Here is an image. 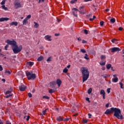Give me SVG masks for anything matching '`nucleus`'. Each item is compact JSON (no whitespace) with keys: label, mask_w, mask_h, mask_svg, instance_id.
I'll use <instances>...</instances> for the list:
<instances>
[{"label":"nucleus","mask_w":124,"mask_h":124,"mask_svg":"<svg viewBox=\"0 0 124 124\" xmlns=\"http://www.w3.org/2000/svg\"><path fill=\"white\" fill-rule=\"evenodd\" d=\"M6 124H11V122H10V121H7L6 122Z\"/></svg>","instance_id":"5fc2aeb1"},{"label":"nucleus","mask_w":124,"mask_h":124,"mask_svg":"<svg viewBox=\"0 0 124 124\" xmlns=\"http://www.w3.org/2000/svg\"><path fill=\"white\" fill-rule=\"evenodd\" d=\"M72 10H74V11H78L79 12V10H78L77 8H74L72 9Z\"/></svg>","instance_id":"c03bdc74"},{"label":"nucleus","mask_w":124,"mask_h":124,"mask_svg":"<svg viewBox=\"0 0 124 124\" xmlns=\"http://www.w3.org/2000/svg\"><path fill=\"white\" fill-rule=\"evenodd\" d=\"M70 64L68 65L67 66V68H70Z\"/></svg>","instance_id":"338daca9"},{"label":"nucleus","mask_w":124,"mask_h":124,"mask_svg":"<svg viewBox=\"0 0 124 124\" xmlns=\"http://www.w3.org/2000/svg\"><path fill=\"white\" fill-rule=\"evenodd\" d=\"M59 35H60V34H58V33H55V36H59Z\"/></svg>","instance_id":"0e129e2a"},{"label":"nucleus","mask_w":124,"mask_h":124,"mask_svg":"<svg viewBox=\"0 0 124 124\" xmlns=\"http://www.w3.org/2000/svg\"><path fill=\"white\" fill-rule=\"evenodd\" d=\"M88 116H89V118L91 119V117H92V114L91 113H88Z\"/></svg>","instance_id":"bf43d9fd"},{"label":"nucleus","mask_w":124,"mask_h":124,"mask_svg":"<svg viewBox=\"0 0 124 124\" xmlns=\"http://www.w3.org/2000/svg\"><path fill=\"white\" fill-rule=\"evenodd\" d=\"M81 70L82 75V82L83 83H85V82L89 79V77H90V72H89L88 68L85 67H82L81 68Z\"/></svg>","instance_id":"7ed1b4c3"},{"label":"nucleus","mask_w":124,"mask_h":124,"mask_svg":"<svg viewBox=\"0 0 124 124\" xmlns=\"http://www.w3.org/2000/svg\"><path fill=\"white\" fill-rule=\"evenodd\" d=\"M56 83L57 84L58 87H61V85H62V80L60 79H57Z\"/></svg>","instance_id":"4468645a"},{"label":"nucleus","mask_w":124,"mask_h":124,"mask_svg":"<svg viewBox=\"0 0 124 124\" xmlns=\"http://www.w3.org/2000/svg\"><path fill=\"white\" fill-rule=\"evenodd\" d=\"M56 85H57L56 81H52L50 83V86L51 88H54V86H56Z\"/></svg>","instance_id":"dca6fc26"},{"label":"nucleus","mask_w":124,"mask_h":124,"mask_svg":"<svg viewBox=\"0 0 124 124\" xmlns=\"http://www.w3.org/2000/svg\"><path fill=\"white\" fill-rule=\"evenodd\" d=\"M34 64V63L32 62H28L26 63L27 66H32Z\"/></svg>","instance_id":"9b49d317"},{"label":"nucleus","mask_w":124,"mask_h":124,"mask_svg":"<svg viewBox=\"0 0 124 124\" xmlns=\"http://www.w3.org/2000/svg\"><path fill=\"white\" fill-rule=\"evenodd\" d=\"M28 96L29 97H31V96H32V95L31 94V93H28Z\"/></svg>","instance_id":"de8ad7c7"},{"label":"nucleus","mask_w":124,"mask_h":124,"mask_svg":"<svg viewBox=\"0 0 124 124\" xmlns=\"http://www.w3.org/2000/svg\"><path fill=\"white\" fill-rule=\"evenodd\" d=\"M51 37H52L51 36H49V35H46L45 36L46 40H47L48 41H52Z\"/></svg>","instance_id":"1a4fd4ad"},{"label":"nucleus","mask_w":124,"mask_h":124,"mask_svg":"<svg viewBox=\"0 0 124 124\" xmlns=\"http://www.w3.org/2000/svg\"><path fill=\"white\" fill-rule=\"evenodd\" d=\"M111 53H115V52H120L121 51V49L119 47H113L111 48Z\"/></svg>","instance_id":"423d86ee"},{"label":"nucleus","mask_w":124,"mask_h":124,"mask_svg":"<svg viewBox=\"0 0 124 124\" xmlns=\"http://www.w3.org/2000/svg\"><path fill=\"white\" fill-rule=\"evenodd\" d=\"M111 66H112V65L111 64H107L106 67H107V69H110Z\"/></svg>","instance_id":"aec40b11"},{"label":"nucleus","mask_w":124,"mask_h":124,"mask_svg":"<svg viewBox=\"0 0 124 124\" xmlns=\"http://www.w3.org/2000/svg\"><path fill=\"white\" fill-rule=\"evenodd\" d=\"M6 42L7 43V45L5 46V50H6V51H7V48L9 47V45H11L12 49L15 54H18L20 53V52H21L23 49V46L22 45L18 46L17 42L14 40L11 41L8 39L6 40Z\"/></svg>","instance_id":"f257e3e1"},{"label":"nucleus","mask_w":124,"mask_h":124,"mask_svg":"<svg viewBox=\"0 0 124 124\" xmlns=\"http://www.w3.org/2000/svg\"><path fill=\"white\" fill-rule=\"evenodd\" d=\"M11 93V91H8L6 92V94H10Z\"/></svg>","instance_id":"79ce46f5"},{"label":"nucleus","mask_w":124,"mask_h":124,"mask_svg":"<svg viewBox=\"0 0 124 124\" xmlns=\"http://www.w3.org/2000/svg\"><path fill=\"white\" fill-rule=\"evenodd\" d=\"M84 33H85V34H88V30H84Z\"/></svg>","instance_id":"a18cd8bd"},{"label":"nucleus","mask_w":124,"mask_h":124,"mask_svg":"<svg viewBox=\"0 0 124 124\" xmlns=\"http://www.w3.org/2000/svg\"><path fill=\"white\" fill-rule=\"evenodd\" d=\"M27 121H30V116H28L26 119Z\"/></svg>","instance_id":"13d9d810"},{"label":"nucleus","mask_w":124,"mask_h":124,"mask_svg":"<svg viewBox=\"0 0 124 124\" xmlns=\"http://www.w3.org/2000/svg\"><path fill=\"white\" fill-rule=\"evenodd\" d=\"M2 9H4V10H8V9L7 8V7H5V5H3L2 6Z\"/></svg>","instance_id":"2f4dec72"},{"label":"nucleus","mask_w":124,"mask_h":124,"mask_svg":"<svg viewBox=\"0 0 124 124\" xmlns=\"http://www.w3.org/2000/svg\"><path fill=\"white\" fill-rule=\"evenodd\" d=\"M22 23H23V25H27V24H28V19L27 18H25L23 20Z\"/></svg>","instance_id":"6ab92c4d"},{"label":"nucleus","mask_w":124,"mask_h":124,"mask_svg":"<svg viewBox=\"0 0 124 124\" xmlns=\"http://www.w3.org/2000/svg\"><path fill=\"white\" fill-rule=\"evenodd\" d=\"M43 60H44V57L42 56L39 57L37 59L38 62H41V61H43Z\"/></svg>","instance_id":"a211bd4d"},{"label":"nucleus","mask_w":124,"mask_h":124,"mask_svg":"<svg viewBox=\"0 0 124 124\" xmlns=\"http://www.w3.org/2000/svg\"><path fill=\"white\" fill-rule=\"evenodd\" d=\"M117 40L116 39H113L111 40V42H112V43H115V41H116Z\"/></svg>","instance_id":"603ef678"},{"label":"nucleus","mask_w":124,"mask_h":124,"mask_svg":"<svg viewBox=\"0 0 124 124\" xmlns=\"http://www.w3.org/2000/svg\"><path fill=\"white\" fill-rule=\"evenodd\" d=\"M113 77L114 78L112 79V82H113V83L118 82L119 81V78H117V75H113Z\"/></svg>","instance_id":"0eeeda50"},{"label":"nucleus","mask_w":124,"mask_h":124,"mask_svg":"<svg viewBox=\"0 0 124 124\" xmlns=\"http://www.w3.org/2000/svg\"><path fill=\"white\" fill-rule=\"evenodd\" d=\"M82 123H84V124H87L88 123V119L82 120Z\"/></svg>","instance_id":"4c0bfd02"},{"label":"nucleus","mask_w":124,"mask_h":124,"mask_svg":"<svg viewBox=\"0 0 124 124\" xmlns=\"http://www.w3.org/2000/svg\"><path fill=\"white\" fill-rule=\"evenodd\" d=\"M10 26H15L16 27H17V26H18V22H12L10 23Z\"/></svg>","instance_id":"f3484780"},{"label":"nucleus","mask_w":124,"mask_h":124,"mask_svg":"<svg viewBox=\"0 0 124 124\" xmlns=\"http://www.w3.org/2000/svg\"><path fill=\"white\" fill-rule=\"evenodd\" d=\"M89 20H90V21H93V18H90L89 19Z\"/></svg>","instance_id":"774afa93"},{"label":"nucleus","mask_w":124,"mask_h":124,"mask_svg":"<svg viewBox=\"0 0 124 124\" xmlns=\"http://www.w3.org/2000/svg\"><path fill=\"white\" fill-rule=\"evenodd\" d=\"M80 51L81 52V53H83V54H85V53H86V50H85V49H80Z\"/></svg>","instance_id":"58836bf2"},{"label":"nucleus","mask_w":124,"mask_h":124,"mask_svg":"<svg viewBox=\"0 0 124 124\" xmlns=\"http://www.w3.org/2000/svg\"><path fill=\"white\" fill-rule=\"evenodd\" d=\"M100 94H102L103 99H105V91L103 90H101Z\"/></svg>","instance_id":"f8f14e48"},{"label":"nucleus","mask_w":124,"mask_h":124,"mask_svg":"<svg viewBox=\"0 0 124 124\" xmlns=\"http://www.w3.org/2000/svg\"><path fill=\"white\" fill-rule=\"evenodd\" d=\"M56 120L57 122H62V121H63V118L62 116H60L57 117Z\"/></svg>","instance_id":"9d476101"},{"label":"nucleus","mask_w":124,"mask_h":124,"mask_svg":"<svg viewBox=\"0 0 124 124\" xmlns=\"http://www.w3.org/2000/svg\"><path fill=\"white\" fill-rule=\"evenodd\" d=\"M119 85H120V88L121 89H124V87H123V86L124 85V84H123V83L119 82Z\"/></svg>","instance_id":"ea45409f"},{"label":"nucleus","mask_w":124,"mask_h":124,"mask_svg":"<svg viewBox=\"0 0 124 124\" xmlns=\"http://www.w3.org/2000/svg\"><path fill=\"white\" fill-rule=\"evenodd\" d=\"M85 8V6H80L79 7V10H78V12L79 13H82L83 11H84V8Z\"/></svg>","instance_id":"2eb2a0df"},{"label":"nucleus","mask_w":124,"mask_h":124,"mask_svg":"<svg viewBox=\"0 0 124 124\" xmlns=\"http://www.w3.org/2000/svg\"><path fill=\"white\" fill-rule=\"evenodd\" d=\"M92 15V14H89V15H87V16L88 17V18H90L91 17V16Z\"/></svg>","instance_id":"052dcab7"},{"label":"nucleus","mask_w":124,"mask_h":124,"mask_svg":"<svg viewBox=\"0 0 124 124\" xmlns=\"http://www.w3.org/2000/svg\"><path fill=\"white\" fill-rule=\"evenodd\" d=\"M100 26H102L103 25H104V21H101L100 22Z\"/></svg>","instance_id":"49530a36"},{"label":"nucleus","mask_w":124,"mask_h":124,"mask_svg":"<svg viewBox=\"0 0 124 124\" xmlns=\"http://www.w3.org/2000/svg\"><path fill=\"white\" fill-rule=\"evenodd\" d=\"M46 62H52V56L48 57V58L46 60Z\"/></svg>","instance_id":"a878e982"},{"label":"nucleus","mask_w":124,"mask_h":124,"mask_svg":"<svg viewBox=\"0 0 124 124\" xmlns=\"http://www.w3.org/2000/svg\"><path fill=\"white\" fill-rule=\"evenodd\" d=\"M0 4L1 5H4V4H5V0H3L1 3H0Z\"/></svg>","instance_id":"e433bc0d"},{"label":"nucleus","mask_w":124,"mask_h":124,"mask_svg":"<svg viewBox=\"0 0 124 124\" xmlns=\"http://www.w3.org/2000/svg\"><path fill=\"white\" fill-rule=\"evenodd\" d=\"M78 41H81V38H80V37L78 38Z\"/></svg>","instance_id":"e2e57ef3"},{"label":"nucleus","mask_w":124,"mask_h":124,"mask_svg":"<svg viewBox=\"0 0 124 124\" xmlns=\"http://www.w3.org/2000/svg\"><path fill=\"white\" fill-rule=\"evenodd\" d=\"M69 120H70V118H66L63 119V121H64V122H68V121H69Z\"/></svg>","instance_id":"c9c22d12"},{"label":"nucleus","mask_w":124,"mask_h":124,"mask_svg":"<svg viewBox=\"0 0 124 124\" xmlns=\"http://www.w3.org/2000/svg\"><path fill=\"white\" fill-rule=\"evenodd\" d=\"M46 111H47V109H45V110H43L41 113V115L42 116H44V115H45V114H46Z\"/></svg>","instance_id":"4be33fe9"},{"label":"nucleus","mask_w":124,"mask_h":124,"mask_svg":"<svg viewBox=\"0 0 124 124\" xmlns=\"http://www.w3.org/2000/svg\"><path fill=\"white\" fill-rule=\"evenodd\" d=\"M72 14H73V15H74V16H75V17H78V15H77V13H75V12L73 11Z\"/></svg>","instance_id":"c756f323"},{"label":"nucleus","mask_w":124,"mask_h":124,"mask_svg":"<svg viewBox=\"0 0 124 124\" xmlns=\"http://www.w3.org/2000/svg\"><path fill=\"white\" fill-rule=\"evenodd\" d=\"M105 64H106V61H105V62H103V61H101L100 62V65H105Z\"/></svg>","instance_id":"412c9836"},{"label":"nucleus","mask_w":124,"mask_h":124,"mask_svg":"<svg viewBox=\"0 0 124 124\" xmlns=\"http://www.w3.org/2000/svg\"><path fill=\"white\" fill-rule=\"evenodd\" d=\"M84 59H85V60H90V58H89V55H88V54H85V56H84Z\"/></svg>","instance_id":"7c9ffc66"},{"label":"nucleus","mask_w":124,"mask_h":124,"mask_svg":"<svg viewBox=\"0 0 124 124\" xmlns=\"http://www.w3.org/2000/svg\"><path fill=\"white\" fill-rule=\"evenodd\" d=\"M78 0H72L70 1V3H71V4H73V3H75V2H76V1H77Z\"/></svg>","instance_id":"473e14b6"},{"label":"nucleus","mask_w":124,"mask_h":124,"mask_svg":"<svg viewBox=\"0 0 124 124\" xmlns=\"http://www.w3.org/2000/svg\"><path fill=\"white\" fill-rule=\"evenodd\" d=\"M48 92L49 93H55V91L53 89H50Z\"/></svg>","instance_id":"72a5a7b5"},{"label":"nucleus","mask_w":124,"mask_h":124,"mask_svg":"<svg viewBox=\"0 0 124 124\" xmlns=\"http://www.w3.org/2000/svg\"><path fill=\"white\" fill-rule=\"evenodd\" d=\"M119 31H123V28L120 27V28H119Z\"/></svg>","instance_id":"680f3d73"},{"label":"nucleus","mask_w":124,"mask_h":124,"mask_svg":"<svg viewBox=\"0 0 124 124\" xmlns=\"http://www.w3.org/2000/svg\"><path fill=\"white\" fill-rule=\"evenodd\" d=\"M14 5L16 8H21V7H22V4L19 0H16L15 1Z\"/></svg>","instance_id":"39448f33"},{"label":"nucleus","mask_w":124,"mask_h":124,"mask_svg":"<svg viewBox=\"0 0 124 124\" xmlns=\"http://www.w3.org/2000/svg\"><path fill=\"white\" fill-rule=\"evenodd\" d=\"M110 21L111 23H112V24H114V23L116 22V19L114 18H113L110 19Z\"/></svg>","instance_id":"5701e85b"},{"label":"nucleus","mask_w":124,"mask_h":124,"mask_svg":"<svg viewBox=\"0 0 124 124\" xmlns=\"http://www.w3.org/2000/svg\"><path fill=\"white\" fill-rule=\"evenodd\" d=\"M112 112H114V113L113 116L118 119V120H123L124 119V116L122 115V111L121 109L117 108H111L110 109H108L105 112V115H109L112 113Z\"/></svg>","instance_id":"f03ea898"},{"label":"nucleus","mask_w":124,"mask_h":124,"mask_svg":"<svg viewBox=\"0 0 124 124\" xmlns=\"http://www.w3.org/2000/svg\"><path fill=\"white\" fill-rule=\"evenodd\" d=\"M109 105H110V103H107L106 105V107L107 108H109Z\"/></svg>","instance_id":"3c124183"},{"label":"nucleus","mask_w":124,"mask_h":124,"mask_svg":"<svg viewBox=\"0 0 124 124\" xmlns=\"http://www.w3.org/2000/svg\"><path fill=\"white\" fill-rule=\"evenodd\" d=\"M105 69H106L105 67H103L102 68V70H105Z\"/></svg>","instance_id":"69168bd1"},{"label":"nucleus","mask_w":124,"mask_h":124,"mask_svg":"<svg viewBox=\"0 0 124 124\" xmlns=\"http://www.w3.org/2000/svg\"><path fill=\"white\" fill-rule=\"evenodd\" d=\"M92 92H93V89L92 88H90L88 90V93L89 94H90V93H92Z\"/></svg>","instance_id":"c85d7f7f"},{"label":"nucleus","mask_w":124,"mask_h":124,"mask_svg":"<svg viewBox=\"0 0 124 124\" xmlns=\"http://www.w3.org/2000/svg\"><path fill=\"white\" fill-rule=\"evenodd\" d=\"M5 73H8V74H9V75L11 74V73L9 71H6Z\"/></svg>","instance_id":"6e6d98bb"},{"label":"nucleus","mask_w":124,"mask_h":124,"mask_svg":"<svg viewBox=\"0 0 124 124\" xmlns=\"http://www.w3.org/2000/svg\"><path fill=\"white\" fill-rule=\"evenodd\" d=\"M42 98L46 99H50V97L46 95H44L43 96Z\"/></svg>","instance_id":"bb28decb"},{"label":"nucleus","mask_w":124,"mask_h":124,"mask_svg":"<svg viewBox=\"0 0 124 124\" xmlns=\"http://www.w3.org/2000/svg\"><path fill=\"white\" fill-rule=\"evenodd\" d=\"M9 18L8 17H1L0 18V22H3L4 21H8Z\"/></svg>","instance_id":"ddd939ff"},{"label":"nucleus","mask_w":124,"mask_h":124,"mask_svg":"<svg viewBox=\"0 0 124 124\" xmlns=\"http://www.w3.org/2000/svg\"><path fill=\"white\" fill-rule=\"evenodd\" d=\"M86 100L87 101H88L89 102V103H90V102H91V101L90 100V98H89V97H86Z\"/></svg>","instance_id":"37998d69"},{"label":"nucleus","mask_w":124,"mask_h":124,"mask_svg":"<svg viewBox=\"0 0 124 124\" xmlns=\"http://www.w3.org/2000/svg\"><path fill=\"white\" fill-rule=\"evenodd\" d=\"M10 96H12V94H9V95H7L6 96H5V97L6 98H8V97H10Z\"/></svg>","instance_id":"a19ab883"},{"label":"nucleus","mask_w":124,"mask_h":124,"mask_svg":"<svg viewBox=\"0 0 124 124\" xmlns=\"http://www.w3.org/2000/svg\"><path fill=\"white\" fill-rule=\"evenodd\" d=\"M45 0H39L38 3H40V2H44Z\"/></svg>","instance_id":"864d4df0"},{"label":"nucleus","mask_w":124,"mask_h":124,"mask_svg":"<svg viewBox=\"0 0 124 124\" xmlns=\"http://www.w3.org/2000/svg\"><path fill=\"white\" fill-rule=\"evenodd\" d=\"M26 76L28 78V80H34L36 78V75L35 74H33L32 72H29L27 71L26 72Z\"/></svg>","instance_id":"20e7f679"},{"label":"nucleus","mask_w":124,"mask_h":124,"mask_svg":"<svg viewBox=\"0 0 124 124\" xmlns=\"http://www.w3.org/2000/svg\"><path fill=\"white\" fill-rule=\"evenodd\" d=\"M31 15H29L25 18V19L29 20V19H31Z\"/></svg>","instance_id":"f704fd0d"},{"label":"nucleus","mask_w":124,"mask_h":124,"mask_svg":"<svg viewBox=\"0 0 124 124\" xmlns=\"http://www.w3.org/2000/svg\"><path fill=\"white\" fill-rule=\"evenodd\" d=\"M106 59V57L105 55H101V61H103V60H105Z\"/></svg>","instance_id":"393cba45"},{"label":"nucleus","mask_w":124,"mask_h":124,"mask_svg":"<svg viewBox=\"0 0 124 124\" xmlns=\"http://www.w3.org/2000/svg\"><path fill=\"white\" fill-rule=\"evenodd\" d=\"M3 70V68H2V66L0 65V71H2Z\"/></svg>","instance_id":"8fccbe9b"},{"label":"nucleus","mask_w":124,"mask_h":124,"mask_svg":"<svg viewBox=\"0 0 124 124\" xmlns=\"http://www.w3.org/2000/svg\"><path fill=\"white\" fill-rule=\"evenodd\" d=\"M19 89L20 92H24V91H26V89H27V87H26V86L24 85H22L19 86Z\"/></svg>","instance_id":"6e6552de"},{"label":"nucleus","mask_w":124,"mask_h":124,"mask_svg":"<svg viewBox=\"0 0 124 124\" xmlns=\"http://www.w3.org/2000/svg\"><path fill=\"white\" fill-rule=\"evenodd\" d=\"M34 24H35L34 27H35L36 29H37V28H38V27H39V25L37 23L34 22Z\"/></svg>","instance_id":"b1692460"},{"label":"nucleus","mask_w":124,"mask_h":124,"mask_svg":"<svg viewBox=\"0 0 124 124\" xmlns=\"http://www.w3.org/2000/svg\"><path fill=\"white\" fill-rule=\"evenodd\" d=\"M110 90H111V89H110V88H108V89H107V93H110Z\"/></svg>","instance_id":"09e8293b"},{"label":"nucleus","mask_w":124,"mask_h":124,"mask_svg":"<svg viewBox=\"0 0 124 124\" xmlns=\"http://www.w3.org/2000/svg\"><path fill=\"white\" fill-rule=\"evenodd\" d=\"M82 43H83V44L87 43V41H85V40H83L82 41Z\"/></svg>","instance_id":"4d7b16f0"},{"label":"nucleus","mask_w":124,"mask_h":124,"mask_svg":"<svg viewBox=\"0 0 124 124\" xmlns=\"http://www.w3.org/2000/svg\"><path fill=\"white\" fill-rule=\"evenodd\" d=\"M68 72V69H67V68H65L63 70V72L64 73H67V72Z\"/></svg>","instance_id":"cd10ccee"}]
</instances>
